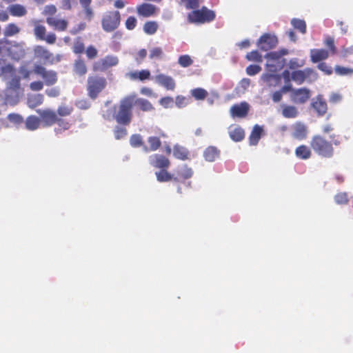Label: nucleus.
Masks as SVG:
<instances>
[{
  "label": "nucleus",
  "mask_w": 353,
  "mask_h": 353,
  "mask_svg": "<svg viewBox=\"0 0 353 353\" xmlns=\"http://www.w3.org/2000/svg\"><path fill=\"white\" fill-rule=\"evenodd\" d=\"M33 71L43 79L46 85H54L57 81V73L54 71L47 70L40 65H35Z\"/></svg>",
  "instance_id": "0eeeda50"
},
{
  "label": "nucleus",
  "mask_w": 353,
  "mask_h": 353,
  "mask_svg": "<svg viewBox=\"0 0 353 353\" xmlns=\"http://www.w3.org/2000/svg\"><path fill=\"white\" fill-rule=\"evenodd\" d=\"M92 0H79V2L81 5V6L83 8L86 18H88L89 20L92 17V9L90 8V4L91 3Z\"/></svg>",
  "instance_id": "79ce46f5"
},
{
  "label": "nucleus",
  "mask_w": 353,
  "mask_h": 353,
  "mask_svg": "<svg viewBox=\"0 0 353 353\" xmlns=\"http://www.w3.org/2000/svg\"><path fill=\"white\" fill-rule=\"evenodd\" d=\"M246 58L251 61L262 62V56L257 50H253L246 55Z\"/></svg>",
  "instance_id": "49530a36"
},
{
  "label": "nucleus",
  "mask_w": 353,
  "mask_h": 353,
  "mask_svg": "<svg viewBox=\"0 0 353 353\" xmlns=\"http://www.w3.org/2000/svg\"><path fill=\"white\" fill-rule=\"evenodd\" d=\"M41 120L35 116H30L26 119V127L29 130H35L39 128Z\"/></svg>",
  "instance_id": "473e14b6"
},
{
  "label": "nucleus",
  "mask_w": 353,
  "mask_h": 353,
  "mask_svg": "<svg viewBox=\"0 0 353 353\" xmlns=\"http://www.w3.org/2000/svg\"><path fill=\"white\" fill-rule=\"evenodd\" d=\"M46 28L43 26H36L34 28V34L39 39H44Z\"/></svg>",
  "instance_id": "603ef678"
},
{
  "label": "nucleus",
  "mask_w": 353,
  "mask_h": 353,
  "mask_svg": "<svg viewBox=\"0 0 353 353\" xmlns=\"http://www.w3.org/2000/svg\"><path fill=\"white\" fill-rule=\"evenodd\" d=\"M37 112L40 114L45 126L52 125L58 121L57 114L54 111L39 110H37Z\"/></svg>",
  "instance_id": "dca6fc26"
},
{
  "label": "nucleus",
  "mask_w": 353,
  "mask_h": 353,
  "mask_svg": "<svg viewBox=\"0 0 353 353\" xmlns=\"http://www.w3.org/2000/svg\"><path fill=\"white\" fill-rule=\"evenodd\" d=\"M154 80L156 83L167 90H173L175 88V81L171 77L160 74L154 77Z\"/></svg>",
  "instance_id": "a211bd4d"
},
{
  "label": "nucleus",
  "mask_w": 353,
  "mask_h": 353,
  "mask_svg": "<svg viewBox=\"0 0 353 353\" xmlns=\"http://www.w3.org/2000/svg\"><path fill=\"white\" fill-rule=\"evenodd\" d=\"M288 54V51L282 49L277 52H271L265 55L268 59L266 66L270 71L276 72L283 68L285 64V59L282 57Z\"/></svg>",
  "instance_id": "7ed1b4c3"
},
{
  "label": "nucleus",
  "mask_w": 353,
  "mask_h": 353,
  "mask_svg": "<svg viewBox=\"0 0 353 353\" xmlns=\"http://www.w3.org/2000/svg\"><path fill=\"white\" fill-rule=\"evenodd\" d=\"M305 81H307L308 82L314 81L317 79V77H318L316 72L310 68L305 69Z\"/></svg>",
  "instance_id": "de8ad7c7"
},
{
  "label": "nucleus",
  "mask_w": 353,
  "mask_h": 353,
  "mask_svg": "<svg viewBox=\"0 0 353 353\" xmlns=\"http://www.w3.org/2000/svg\"><path fill=\"white\" fill-rule=\"evenodd\" d=\"M72 112V108L68 106H61L58 108V113L60 116L69 115Z\"/></svg>",
  "instance_id": "338daca9"
},
{
  "label": "nucleus",
  "mask_w": 353,
  "mask_h": 353,
  "mask_svg": "<svg viewBox=\"0 0 353 353\" xmlns=\"http://www.w3.org/2000/svg\"><path fill=\"white\" fill-rule=\"evenodd\" d=\"M277 43L278 40L274 34L267 33L260 37L257 42V46L261 50L268 51L274 48Z\"/></svg>",
  "instance_id": "6e6552de"
},
{
  "label": "nucleus",
  "mask_w": 353,
  "mask_h": 353,
  "mask_svg": "<svg viewBox=\"0 0 353 353\" xmlns=\"http://www.w3.org/2000/svg\"><path fill=\"white\" fill-rule=\"evenodd\" d=\"M136 23L137 19L133 17H130L126 20L125 26L128 30H133L136 26Z\"/></svg>",
  "instance_id": "0e129e2a"
},
{
  "label": "nucleus",
  "mask_w": 353,
  "mask_h": 353,
  "mask_svg": "<svg viewBox=\"0 0 353 353\" xmlns=\"http://www.w3.org/2000/svg\"><path fill=\"white\" fill-rule=\"evenodd\" d=\"M155 175L157 181L159 182H168L173 178L172 175L168 173L164 168L159 172H156Z\"/></svg>",
  "instance_id": "58836bf2"
},
{
  "label": "nucleus",
  "mask_w": 353,
  "mask_h": 353,
  "mask_svg": "<svg viewBox=\"0 0 353 353\" xmlns=\"http://www.w3.org/2000/svg\"><path fill=\"white\" fill-rule=\"evenodd\" d=\"M334 201L337 204H345L347 203V194L345 192H340L335 195Z\"/></svg>",
  "instance_id": "09e8293b"
},
{
  "label": "nucleus",
  "mask_w": 353,
  "mask_h": 353,
  "mask_svg": "<svg viewBox=\"0 0 353 353\" xmlns=\"http://www.w3.org/2000/svg\"><path fill=\"white\" fill-rule=\"evenodd\" d=\"M292 26L301 33L304 34L306 31V24L305 21L299 19H292L291 20Z\"/></svg>",
  "instance_id": "ea45409f"
},
{
  "label": "nucleus",
  "mask_w": 353,
  "mask_h": 353,
  "mask_svg": "<svg viewBox=\"0 0 353 353\" xmlns=\"http://www.w3.org/2000/svg\"><path fill=\"white\" fill-rule=\"evenodd\" d=\"M159 103L163 107L168 108L172 106L173 103V99L169 97H164L160 100Z\"/></svg>",
  "instance_id": "052dcab7"
},
{
  "label": "nucleus",
  "mask_w": 353,
  "mask_h": 353,
  "mask_svg": "<svg viewBox=\"0 0 353 353\" xmlns=\"http://www.w3.org/2000/svg\"><path fill=\"white\" fill-rule=\"evenodd\" d=\"M34 54L36 57L43 60L44 63L53 62L52 54L42 46H37L34 48Z\"/></svg>",
  "instance_id": "6ab92c4d"
},
{
  "label": "nucleus",
  "mask_w": 353,
  "mask_h": 353,
  "mask_svg": "<svg viewBox=\"0 0 353 353\" xmlns=\"http://www.w3.org/2000/svg\"><path fill=\"white\" fill-rule=\"evenodd\" d=\"M295 154L299 159H307L311 156V150L307 146L302 145L296 149Z\"/></svg>",
  "instance_id": "72a5a7b5"
},
{
  "label": "nucleus",
  "mask_w": 353,
  "mask_h": 353,
  "mask_svg": "<svg viewBox=\"0 0 353 353\" xmlns=\"http://www.w3.org/2000/svg\"><path fill=\"white\" fill-rule=\"evenodd\" d=\"M335 72L336 74H338L339 75H347V74H352L353 70L348 68L336 66L335 68Z\"/></svg>",
  "instance_id": "6e6d98bb"
},
{
  "label": "nucleus",
  "mask_w": 353,
  "mask_h": 353,
  "mask_svg": "<svg viewBox=\"0 0 353 353\" xmlns=\"http://www.w3.org/2000/svg\"><path fill=\"white\" fill-rule=\"evenodd\" d=\"M261 80L270 87L276 86L280 81V77L275 74H264L261 76Z\"/></svg>",
  "instance_id": "bb28decb"
},
{
  "label": "nucleus",
  "mask_w": 353,
  "mask_h": 353,
  "mask_svg": "<svg viewBox=\"0 0 353 353\" xmlns=\"http://www.w3.org/2000/svg\"><path fill=\"white\" fill-rule=\"evenodd\" d=\"M292 137L298 140H303L307 136V128L301 122H296L292 126Z\"/></svg>",
  "instance_id": "2eb2a0df"
},
{
  "label": "nucleus",
  "mask_w": 353,
  "mask_h": 353,
  "mask_svg": "<svg viewBox=\"0 0 353 353\" xmlns=\"http://www.w3.org/2000/svg\"><path fill=\"white\" fill-rule=\"evenodd\" d=\"M149 162L150 165L157 168H167L170 165L169 160L164 156L161 154H153L149 157Z\"/></svg>",
  "instance_id": "4468645a"
},
{
  "label": "nucleus",
  "mask_w": 353,
  "mask_h": 353,
  "mask_svg": "<svg viewBox=\"0 0 353 353\" xmlns=\"http://www.w3.org/2000/svg\"><path fill=\"white\" fill-rule=\"evenodd\" d=\"M130 144L133 147H138L142 145V137L139 134H134L130 137Z\"/></svg>",
  "instance_id": "5fc2aeb1"
},
{
  "label": "nucleus",
  "mask_w": 353,
  "mask_h": 353,
  "mask_svg": "<svg viewBox=\"0 0 353 353\" xmlns=\"http://www.w3.org/2000/svg\"><path fill=\"white\" fill-rule=\"evenodd\" d=\"M310 145L313 150L321 157L330 158L333 155L334 148L332 143L320 135H315L312 137Z\"/></svg>",
  "instance_id": "f03ea898"
},
{
  "label": "nucleus",
  "mask_w": 353,
  "mask_h": 353,
  "mask_svg": "<svg viewBox=\"0 0 353 353\" xmlns=\"http://www.w3.org/2000/svg\"><path fill=\"white\" fill-rule=\"evenodd\" d=\"M4 80H8V91L10 90H17L20 87V78L17 75L16 70L13 67V74L9 77H5Z\"/></svg>",
  "instance_id": "4be33fe9"
},
{
  "label": "nucleus",
  "mask_w": 353,
  "mask_h": 353,
  "mask_svg": "<svg viewBox=\"0 0 353 353\" xmlns=\"http://www.w3.org/2000/svg\"><path fill=\"white\" fill-rule=\"evenodd\" d=\"M282 107V114L284 117L293 119L297 117L299 112L296 107L286 105H283Z\"/></svg>",
  "instance_id": "c756f323"
},
{
  "label": "nucleus",
  "mask_w": 353,
  "mask_h": 353,
  "mask_svg": "<svg viewBox=\"0 0 353 353\" xmlns=\"http://www.w3.org/2000/svg\"><path fill=\"white\" fill-rule=\"evenodd\" d=\"M57 12V8L53 5H48L44 8V10L43 11V14L45 15H52L55 14Z\"/></svg>",
  "instance_id": "e2e57ef3"
},
{
  "label": "nucleus",
  "mask_w": 353,
  "mask_h": 353,
  "mask_svg": "<svg viewBox=\"0 0 353 353\" xmlns=\"http://www.w3.org/2000/svg\"><path fill=\"white\" fill-rule=\"evenodd\" d=\"M205 159L208 161L212 162L215 161L219 156V151L214 146H210L204 151Z\"/></svg>",
  "instance_id": "c85d7f7f"
},
{
  "label": "nucleus",
  "mask_w": 353,
  "mask_h": 353,
  "mask_svg": "<svg viewBox=\"0 0 353 353\" xmlns=\"http://www.w3.org/2000/svg\"><path fill=\"white\" fill-rule=\"evenodd\" d=\"M173 154L176 158L184 160L187 158L188 152L185 148L176 145L174 147Z\"/></svg>",
  "instance_id": "c9c22d12"
},
{
  "label": "nucleus",
  "mask_w": 353,
  "mask_h": 353,
  "mask_svg": "<svg viewBox=\"0 0 353 353\" xmlns=\"http://www.w3.org/2000/svg\"><path fill=\"white\" fill-rule=\"evenodd\" d=\"M73 50L77 54L82 53L83 52L84 45L79 39L74 42Z\"/></svg>",
  "instance_id": "bf43d9fd"
},
{
  "label": "nucleus",
  "mask_w": 353,
  "mask_h": 353,
  "mask_svg": "<svg viewBox=\"0 0 353 353\" xmlns=\"http://www.w3.org/2000/svg\"><path fill=\"white\" fill-rule=\"evenodd\" d=\"M310 97V92L307 88L294 89L291 94V99L296 103H304Z\"/></svg>",
  "instance_id": "9b49d317"
},
{
  "label": "nucleus",
  "mask_w": 353,
  "mask_h": 353,
  "mask_svg": "<svg viewBox=\"0 0 353 353\" xmlns=\"http://www.w3.org/2000/svg\"><path fill=\"white\" fill-rule=\"evenodd\" d=\"M8 54L12 59L19 60L23 58L25 55L24 43H14L11 45L10 47L7 48Z\"/></svg>",
  "instance_id": "ddd939ff"
},
{
  "label": "nucleus",
  "mask_w": 353,
  "mask_h": 353,
  "mask_svg": "<svg viewBox=\"0 0 353 353\" xmlns=\"http://www.w3.org/2000/svg\"><path fill=\"white\" fill-rule=\"evenodd\" d=\"M127 131L125 128L121 127H116L114 130V136L117 139H120L126 135Z\"/></svg>",
  "instance_id": "13d9d810"
},
{
  "label": "nucleus",
  "mask_w": 353,
  "mask_h": 353,
  "mask_svg": "<svg viewBox=\"0 0 353 353\" xmlns=\"http://www.w3.org/2000/svg\"><path fill=\"white\" fill-rule=\"evenodd\" d=\"M305 69L303 70H295L292 72L286 70L283 72L282 77L285 83H289L293 81L298 85H301L305 81Z\"/></svg>",
  "instance_id": "9d476101"
},
{
  "label": "nucleus",
  "mask_w": 353,
  "mask_h": 353,
  "mask_svg": "<svg viewBox=\"0 0 353 353\" xmlns=\"http://www.w3.org/2000/svg\"><path fill=\"white\" fill-rule=\"evenodd\" d=\"M43 97L41 94H37L30 96L28 99V105L30 108H34L42 103Z\"/></svg>",
  "instance_id": "e433bc0d"
},
{
  "label": "nucleus",
  "mask_w": 353,
  "mask_h": 353,
  "mask_svg": "<svg viewBox=\"0 0 353 353\" xmlns=\"http://www.w3.org/2000/svg\"><path fill=\"white\" fill-rule=\"evenodd\" d=\"M249 109L250 105L243 101L232 105L230 108V114L232 117H244L248 114Z\"/></svg>",
  "instance_id": "f8f14e48"
},
{
  "label": "nucleus",
  "mask_w": 353,
  "mask_h": 353,
  "mask_svg": "<svg viewBox=\"0 0 353 353\" xmlns=\"http://www.w3.org/2000/svg\"><path fill=\"white\" fill-rule=\"evenodd\" d=\"M8 119L10 122L14 124H20L23 122L22 117L18 114H10L8 116Z\"/></svg>",
  "instance_id": "4d7b16f0"
},
{
  "label": "nucleus",
  "mask_w": 353,
  "mask_h": 353,
  "mask_svg": "<svg viewBox=\"0 0 353 353\" xmlns=\"http://www.w3.org/2000/svg\"><path fill=\"white\" fill-rule=\"evenodd\" d=\"M133 99L129 96L123 97L117 108L114 109V118L117 122L122 125H128L132 118Z\"/></svg>",
  "instance_id": "f257e3e1"
},
{
  "label": "nucleus",
  "mask_w": 353,
  "mask_h": 353,
  "mask_svg": "<svg viewBox=\"0 0 353 353\" xmlns=\"http://www.w3.org/2000/svg\"><path fill=\"white\" fill-rule=\"evenodd\" d=\"M187 104H188V99L185 97H181V96H178L176 98V105L177 107L182 108V107L187 105Z\"/></svg>",
  "instance_id": "774afa93"
},
{
  "label": "nucleus",
  "mask_w": 353,
  "mask_h": 353,
  "mask_svg": "<svg viewBox=\"0 0 353 353\" xmlns=\"http://www.w3.org/2000/svg\"><path fill=\"white\" fill-rule=\"evenodd\" d=\"M165 137V134L162 132L159 131L157 133V136H150L148 139V142L150 145V150L156 151L161 146L160 138Z\"/></svg>",
  "instance_id": "b1692460"
},
{
  "label": "nucleus",
  "mask_w": 353,
  "mask_h": 353,
  "mask_svg": "<svg viewBox=\"0 0 353 353\" xmlns=\"http://www.w3.org/2000/svg\"><path fill=\"white\" fill-rule=\"evenodd\" d=\"M163 54V50L161 48H153L150 50V59H160Z\"/></svg>",
  "instance_id": "8fccbe9b"
},
{
  "label": "nucleus",
  "mask_w": 353,
  "mask_h": 353,
  "mask_svg": "<svg viewBox=\"0 0 353 353\" xmlns=\"http://www.w3.org/2000/svg\"><path fill=\"white\" fill-rule=\"evenodd\" d=\"M178 62L181 66L186 68L191 65L193 63V61L189 55L185 54L179 57Z\"/></svg>",
  "instance_id": "a18cd8bd"
},
{
  "label": "nucleus",
  "mask_w": 353,
  "mask_h": 353,
  "mask_svg": "<svg viewBox=\"0 0 353 353\" xmlns=\"http://www.w3.org/2000/svg\"><path fill=\"white\" fill-rule=\"evenodd\" d=\"M20 32V28L14 23H9L4 29L3 34L6 37H12Z\"/></svg>",
  "instance_id": "4c0bfd02"
},
{
  "label": "nucleus",
  "mask_w": 353,
  "mask_h": 353,
  "mask_svg": "<svg viewBox=\"0 0 353 353\" xmlns=\"http://www.w3.org/2000/svg\"><path fill=\"white\" fill-rule=\"evenodd\" d=\"M261 70V68L258 65H250L246 68V73L250 76L258 74Z\"/></svg>",
  "instance_id": "864d4df0"
},
{
  "label": "nucleus",
  "mask_w": 353,
  "mask_h": 353,
  "mask_svg": "<svg viewBox=\"0 0 353 353\" xmlns=\"http://www.w3.org/2000/svg\"><path fill=\"white\" fill-rule=\"evenodd\" d=\"M97 50L92 46H89L86 51V55L89 59H93L97 55Z\"/></svg>",
  "instance_id": "680f3d73"
},
{
  "label": "nucleus",
  "mask_w": 353,
  "mask_h": 353,
  "mask_svg": "<svg viewBox=\"0 0 353 353\" xmlns=\"http://www.w3.org/2000/svg\"><path fill=\"white\" fill-rule=\"evenodd\" d=\"M8 10L14 17H23L26 14L27 10L26 8L20 4H13L9 6Z\"/></svg>",
  "instance_id": "cd10ccee"
},
{
  "label": "nucleus",
  "mask_w": 353,
  "mask_h": 353,
  "mask_svg": "<svg viewBox=\"0 0 353 353\" xmlns=\"http://www.w3.org/2000/svg\"><path fill=\"white\" fill-rule=\"evenodd\" d=\"M129 98L133 99L132 106L137 105L139 108L145 112L152 111L154 108L151 103L143 98H139L135 94H129Z\"/></svg>",
  "instance_id": "f3484780"
},
{
  "label": "nucleus",
  "mask_w": 353,
  "mask_h": 353,
  "mask_svg": "<svg viewBox=\"0 0 353 353\" xmlns=\"http://www.w3.org/2000/svg\"><path fill=\"white\" fill-rule=\"evenodd\" d=\"M305 61L303 60H299L296 58L292 59L288 63L290 69H295L303 66Z\"/></svg>",
  "instance_id": "3c124183"
},
{
  "label": "nucleus",
  "mask_w": 353,
  "mask_h": 353,
  "mask_svg": "<svg viewBox=\"0 0 353 353\" xmlns=\"http://www.w3.org/2000/svg\"><path fill=\"white\" fill-rule=\"evenodd\" d=\"M191 94L196 99L202 100L206 97L208 92L203 88H196L191 91Z\"/></svg>",
  "instance_id": "37998d69"
},
{
  "label": "nucleus",
  "mask_w": 353,
  "mask_h": 353,
  "mask_svg": "<svg viewBox=\"0 0 353 353\" xmlns=\"http://www.w3.org/2000/svg\"><path fill=\"white\" fill-rule=\"evenodd\" d=\"M176 173L183 179H187L192 177L193 174V171L190 168H188L187 165H183L177 168Z\"/></svg>",
  "instance_id": "f704fd0d"
},
{
  "label": "nucleus",
  "mask_w": 353,
  "mask_h": 353,
  "mask_svg": "<svg viewBox=\"0 0 353 353\" xmlns=\"http://www.w3.org/2000/svg\"><path fill=\"white\" fill-rule=\"evenodd\" d=\"M214 18L215 13L206 8L194 10L188 14V19L192 23H203L213 21Z\"/></svg>",
  "instance_id": "39448f33"
},
{
  "label": "nucleus",
  "mask_w": 353,
  "mask_h": 353,
  "mask_svg": "<svg viewBox=\"0 0 353 353\" xmlns=\"http://www.w3.org/2000/svg\"><path fill=\"white\" fill-rule=\"evenodd\" d=\"M30 88L33 91L41 90L43 88V83L41 81H34L30 84Z\"/></svg>",
  "instance_id": "69168bd1"
},
{
  "label": "nucleus",
  "mask_w": 353,
  "mask_h": 353,
  "mask_svg": "<svg viewBox=\"0 0 353 353\" xmlns=\"http://www.w3.org/2000/svg\"><path fill=\"white\" fill-rule=\"evenodd\" d=\"M107 81L104 77H90L88 79V95L95 99L98 94L105 88Z\"/></svg>",
  "instance_id": "20e7f679"
},
{
  "label": "nucleus",
  "mask_w": 353,
  "mask_h": 353,
  "mask_svg": "<svg viewBox=\"0 0 353 353\" xmlns=\"http://www.w3.org/2000/svg\"><path fill=\"white\" fill-rule=\"evenodd\" d=\"M229 134L230 138L234 141H241L245 136L244 130L239 126L230 127Z\"/></svg>",
  "instance_id": "a878e982"
},
{
  "label": "nucleus",
  "mask_w": 353,
  "mask_h": 353,
  "mask_svg": "<svg viewBox=\"0 0 353 353\" xmlns=\"http://www.w3.org/2000/svg\"><path fill=\"white\" fill-rule=\"evenodd\" d=\"M329 56L328 51L325 49L310 50V57L313 63H317L326 59Z\"/></svg>",
  "instance_id": "412c9836"
},
{
  "label": "nucleus",
  "mask_w": 353,
  "mask_h": 353,
  "mask_svg": "<svg viewBox=\"0 0 353 353\" xmlns=\"http://www.w3.org/2000/svg\"><path fill=\"white\" fill-rule=\"evenodd\" d=\"M74 70L76 73L79 74V75L85 74L87 72V68L84 62L81 60L76 61L74 63Z\"/></svg>",
  "instance_id": "c03bdc74"
},
{
  "label": "nucleus",
  "mask_w": 353,
  "mask_h": 353,
  "mask_svg": "<svg viewBox=\"0 0 353 353\" xmlns=\"http://www.w3.org/2000/svg\"><path fill=\"white\" fill-rule=\"evenodd\" d=\"M156 10V6L150 3H143L137 8L139 14L145 17L153 15Z\"/></svg>",
  "instance_id": "5701e85b"
},
{
  "label": "nucleus",
  "mask_w": 353,
  "mask_h": 353,
  "mask_svg": "<svg viewBox=\"0 0 353 353\" xmlns=\"http://www.w3.org/2000/svg\"><path fill=\"white\" fill-rule=\"evenodd\" d=\"M120 23V14L118 11L109 12L104 14L102 26L105 31L111 32L115 30Z\"/></svg>",
  "instance_id": "423d86ee"
},
{
  "label": "nucleus",
  "mask_w": 353,
  "mask_h": 353,
  "mask_svg": "<svg viewBox=\"0 0 353 353\" xmlns=\"http://www.w3.org/2000/svg\"><path fill=\"white\" fill-rule=\"evenodd\" d=\"M46 22L50 26L59 31H64L68 27L67 21L55 17H48Z\"/></svg>",
  "instance_id": "aec40b11"
},
{
  "label": "nucleus",
  "mask_w": 353,
  "mask_h": 353,
  "mask_svg": "<svg viewBox=\"0 0 353 353\" xmlns=\"http://www.w3.org/2000/svg\"><path fill=\"white\" fill-rule=\"evenodd\" d=\"M13 74V65L10 63H5L4 61L0 59V77L3 79L5 77L12 76Z\"/></svg>",
  "instance_id": "7c9ffc66"
},
{
  "label": "nucleus",
  "mask_w": 353,
  "mask_h": 353,
  "mask_svg": "<svg viewBox=\"0 0 353 353\" xmlns=\"http://www.w3.org/2000/svg\"><path fill=\"white\" fill-rule=\"evenodd\" d=\"M158 29V24L155 21L146 22L143 26L144 32L150 35L154 34Z\"/></svg>",
  "instance_id": "a19ab883"
},
{
  "label": "nucleus",
  "mask_w": 353,
  "mask_h": 353,
  "mask_svg": "<svg viewBox=\"0 0 353 353\" xmlns=\"http://www.w3.org/2000/svg\"><path fill=\"white\" fill-rule=\"evenodd\" d=\"M119 63V59L114 55H108L94 63V70L103 71L106 69L115 66Z\"/></svg>",
  "instance_id": "1a4fd4ad"
},
{
  "label": "nucleus",
  "mask_w": 353,
  "mask_h": 353,
  "mask_svg": "<svg viewBox=\"0 0 353 353\" xmlns=\"http://www.w3.org/2000/svg\"><path fill=\"white\" fill-rule=\"evenodd\" d=\"M312 107L319 115H323L326 112L327 104L321 98L318 97L316 101L312 103Z\"/></svg>",
  "instance_id": "2f4dec72"
},
{
  "label": "nucleus",
  "mask_w": 353,
  "mask_h": 353,
  "mask_svg": "<svg viewBox=\"0 0 353 353\" xmlns=\"http://www.w3.org/2000/svg\"><path fill=\"white\" fill-rule=\"evenodd\" d=\"M263 129L259 125H255L253 127L252 131L250 136V143L252 145H256L261 137Z\"/></svg>",
  "instance_id": "393cba45"
}]
</instances>
